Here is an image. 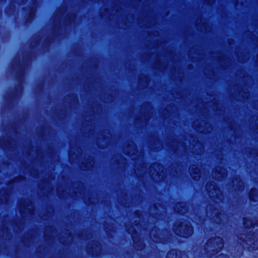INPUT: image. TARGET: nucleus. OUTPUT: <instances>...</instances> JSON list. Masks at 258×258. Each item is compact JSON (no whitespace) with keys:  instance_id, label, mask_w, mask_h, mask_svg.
<instances>
[{"instance_id":"obj_1","label":"nucleus","mask_w":258,"mask_h":258,"mask_svg":"<svg viewBox=\"0 0 258 258\" xmlns=\"http://www.w3.org/2000/svg\"><path fill=\"white\" fill-rule=\"evenodd\" d=\"M223 239L219 237L211 238L205 246V248L208 252L213 251L218 252L223 246Z\"/></svg>"},{"instance_id":"obj_2","label":"nucleus","mask_w":258,"mask_h":258,"mask_svg":"<svg viewBox=\"0 0 258 258\" xmlns=\"http://www.w3.org/2000/svg\"><path fill=\"white\" fill-rule=\"evenodd\" d=\"M173 230L178 235L183 237H188L192 233V229L188 223H183L178 226H174Z\"/></svg>"},{"instance_id":"obj_3","label":"nucleus","mask_w":258,"mask_h":258,"mask_svg":"<svg viewBox=\"0 0 258 258\" xmlns=\"http://www.w3.org/2000/svg\"><path fill=\"white\" fill-rule=\"evenodd\" d=\"M163 167L159 164L152 165L149 168V171L151 174V176H152V178L155 181H158L159 180V177L160 176V175H159V173L157 170H160Z\"/></svg>"},{"instance_id":"obj_4","label":"nucleus","mask_w":258,"mask_h":258,"mask_svg":"<svg viewBox=\"0 0 258 258\" xmlns=\"http://www.w3.org/2000/svg\"><path fill=\"white\" fill-rule=\"evenodd\" d=\"M191 175L192 176V178L195 179L197 180L199 179L200 177V170L195 167V166H191L189 168Z\"/></svg>"},{"instance_id":"obj_5","label":"nucleus","mask_w":258,"mask_h":258,"mask_svg":"<svg viewBox=\"0 0 258 258\" xmlns=\"http://www.w3.org/2000/svg\"><path fill=\"white\" fill-rule=\"evenodd\" d=\"M182 205H183L182 204H179L177 205H176L175 208V210H176L177 211V212H178V213H183L184 212L182 211V209H179V208H183V206Z\"/></svg>"},{"instance_id":"obj_6","label":"nucleus","mask_w":258,"mask_h":258,"mask_svg":"<svg viewBox=\"0 0 258 258\" xmlns=\"http://www.w3.org/2000/svg\"><path fill=\"white\" fill-rule=\"evenodd\" d=\"M167 258H176V253L174 251L168 252L167 255Z\"/></svg>"},{"instance_id":"obj_7","label":"nucleus","mask_w":258,"mask_h":258,"mask_svg":"<svg viewBox=\"0 0 258 258\" xmlns=\"http://www.w3.org/2000/svg\"><path fill=\"white\" fill-rule=\"evenodd\" d=\"M243 224L246 227H248L249 225H250L251 226H253L251 221L245 219L244 220Z\"/></svg>"},{"instance_id":"obj_8","label":"nucleus","mask_w":258,"mask_h":258,"mask_svg":"<svg viewBox=\"0 0 258 258\" xmlns=\"http://www.w3.org/2000/svg\"><path fill=\"white\" fill-rule=\"evenodd\" d=\"M255 192H256V190H255V189H252V190H251V191L250 192V193H249V197H250V198L251 200H254V198L253 197V195L254 193H255Z\"/></svg>"},{"instance_id":"obj_9","label":"nucleus","mask_w":258,"mask_h":258,"mask_svg":"<svg viewBox=\"0 0 258 258\" xmlns=\"http://www.w3.org/2000/svg\"><path fill=\"white\" fill-rule=\"evenodd\" d=\"M209 191L210 192V196L214 197V195H213L214 194V191H213L212 190H209Z\"/></svg>"},{"instance_id":"obj_10","label":"nucleus","mask_w":258,"mask_h":258,"mask_svg":"<svg viewBox=\"0 0 258 258\" xmlns=\"http://www.w3.org/2000/svg\"><path fill=\"white\" fill-rule=\"evenodd\" d=\"M239 185H241L242 184V183L240 181H239Z\"/></svg>"},{"instance_id":"obj_11","label":"nucleus","mask_w":258,"mask_h":258,"mask_svg":"<svg viewBox=\"0 0 258 258\" xmlns=\"http://www.w3.org/2000/svg\"><path fill=\"white\" fill-rule=\"evenodd\" d=\"M207 189L208 190H209V185H207Z\"/></svg>"}]
</instances>
